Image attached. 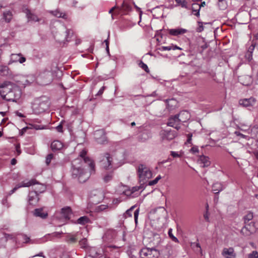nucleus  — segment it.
Returning <instances> with one entry per match:
<instances>
[{
    "mask_svg": "<svg viewBox=\"0 0 258 258\" xmlns=\"http://www.w3.org/2000/svg\"><path fill=\"white\" fill-rule=\"evenodd\" d=\"M86 151L82 150L80 154L81 158H77L72 162V175L80 182L83 183L88 179L90 174L95 172V164L93 160L85 157Z\"/></svg>",
    "mask_w": 258,
    "mask_h": 258,
    "instance_id": "nucleus-1",
    "label": "nucleus"
},
{
    "mask_svg": "<svg viewBox=\"0 0 258 258\" xmlns=\"http://www.w3.org/2000/svg\"><path fill=\"white\" fill-rule=\"evenodd\" d=\"M0 95L9 101L16 102L21 96L19 89L10 82H6L0 86Z\"/></svg>",
    "mask_w": 258,
    "mask_h": 258,
    "instance_id": "nucleus-2",
    "label": "nucleus"
},
{
    "mask_svg": "<svg viewBox=\"0 0 258 258\" xmlns=\"http://www.w3.org/2000/svg\"><path fill=\"white\" fill-rule=\"evenodd\" d=\"M38 184V185L35 187L34 191L37 194L42 193L46 190V186L43 184H39L37 180L35 179H31L29 181H23L21 183L17 185L13 189L10 191L9 195L10 196L14 193L18 188L22 187H29L31 185Z\"/></svg>",
    "mask_w": 258,
    "mask_h": 258,
    "instance_id": "nucleus-3",
    "label": "nucleus"
},
{
    "mask_svg": "<svg viewBox=\"0 0 258 258\" xmlns=\"http://www.w3.org/2000/svg\"><path fill=\"white\" fill-rule=\"evenodd\" d=\"M101 165L106 169H116L121 164H118L116 159H114L109 153H105L102 157Z\"/></svg>",
    "mask_w": 258,
    "mask_h": 258,
    "instance_id": "nucleus-4",
    "label": "nucleus"
},
{
    "mask_svg": "<svg viewBox=\"0 0 258 258\" xmlns=\"http://www.w3.org/2000/svg\"><path fill=\"white\" fill-rule=\"evenodd\" d=\"M137 171L140 181L143 182L142 184L145 183V180L151 178L152 176V171L144 164H140L138 166Z\"/></svg>",
    "mask_w": 258,
    "mask_h": 258,
    "instance_id": "nucleus-5",
    "label": "nucleus"
},
{
    "mask_svg": "<svg viewBox=\"0 0 258 258\" xmlns=\"http://www.w3.org/2000/svg\"><path fill=\"white\" fill-rule=\"evenodd\" d=\"M49 106V102L47 99L45 100H38L32 104V109L35 114H40L48 109Z\"/></svg>",
    "mask_w": 258,
    "mask_h": 258,
    "instance_id": "nucleus-6",
    "label": "nucleus"
},
{
    "mask_svg": "<svg viewBox=\"0 0 258 258\" xmlns=\"http://www.w3.org/2000/svg\"><path fill=\"white\" fill-rule=\"evenodd\" d=\"M62 34H56L55 39L59 42H69L73 35V32L71 29H67L65 26L62 28Z\"/></svg>",
    "mask_w": 258,
    "mask_h": 258,
    "instance_id": "nucleus-7",
    "label": "nucleus"
},
{
    "mask_svg": "<svg viewBox=\"0 0 258 258\" xmlns=\"http://www.w3.org/2000/svg\"><path fill=\"white\" fill-rule=\"evenodd\" d=\"M141 258H158L160 253L155 248L144 247L140 251Z\"/></svg>",
    "mask_w": 258,
    "mask_h": 258,
    "instance_id": "nucleus-8",
    "label": "nucleus"
},
{
    "mask_svg": "<svg viewBox=\"0 0 258 258\" xmlns=\"http://www.w3.org/2000/svg\"><path fill=\"white\" fill-rule=\"evenodd\" d=\"M183 116H186V119H187L189 117L188 112L186 111H181L178 114H176L174 116L170 117L167 123L168 126L174 127V125L177 123H179L180 122H185V119H183Z\"/></svg>",
    "mask_w": 258,
    "mask_h": 258,
    "instance_id": "nucleus-9",
    "label": "nucleus"
},
{
    "mask_svg": "<svg viewBox=\"0 0 258 258\" xmlns=\"http://www.w3.org/2000/svg\"><path fill=\"white\" fill-rule=\"evenodd\" d=\"M39 78L41 80L42 85H48L53 80V74L51 71H44L40 74Z\"/></svg>",
    "mask_w": 258,
    "mask_h": 258,
    "instance_id": "nucleus-10",
    "label": "nucleus"
},
{
    "mask_svg": "<svg viewBox=\"0 0 258 258\" xmlns=\"http://www.w3.org/2000/svg\"><path fill=\"white\" fill-rule=\"evenodd\" d=\"M256 100L254 97H250L249 98L241 99L239 100L240 105L247 108L248 110H252L254 106L255 105Z\"/></svg>",
    "mask_w": 258,
    "mask_h": 258,
    "instance_id": "nucleus-11",
    "label": "nucleus"
},
{
    "mask_svg": "<svg viewBox=\"0 0 258 258\" xmlns=\"http://www.w3.org/2000/svg\"><path fill=\"white\" fill-rule=\"evenodd\" d=\"M160 136L162 140H172L177 136V132L171 130H162Z\"/></svg>",
    "mask_w": 258,
    "mask_h": 258,
    "instance_id": "nucleus-12",
    "label": "nucleus"
},
{
    "mask_svg": "<svg viewBox=\"0 0 258 258\" xmlns=\"http://www.w3.org/2000/svg\"><path fill=\"white\" fill-rule=\"evenodd\" d=\"M94 138L98 144H104L107 142L106 137L103 130L95 131Z\"/></svg>",
    "mask_w": 258,
    "mask_h": 258,
    "instance_id": "nucleus-13",
    "label": "nucleus"
},
{
    "mask_svg": "<svg viewBox=\"0 0 258 258\" xmlns=\"http://www.w3.org/2000/svg\"><path fill=\"white\" fill-rule=\"evenodd\" d=\"M26 58L23 56L21 53H13L10 55V59L8 62V64H11L14 62H19L23 63L26 61Z\"/></svg>",
    "mask_w": 258,
    "mask_h": 258,
    "instance_id": "nucleus-14",
    "label": "nucleus"
},
{
    "mask_svg": "<svg viewBox=\"0 0 258 258\" xmlns=\"http://www.w3.org/2000/svg\"><path fill=\"white\" fill-rule=\"evenodd\" d=\"M16 239L19 242L22 241L25 243H30L31 244L33 243H39L41 242H39V240H35L30 239V237L24 234H19L17 235Z\"/></svg>",
    "mask_w": 258,
    "mask_h": 258,
    "instance_id": "nucleus-15",
    "label": "nucleus"
},
{
    "mask_svg": "<svg viewBox=\"0 0 258 258\" xmlns=\"http://www.w3.org/2000/svg\"><path fill=\"white\" fill-rule=\"evenodd\" d=\"M38 194L34 191H30L28 196V202L30 205L35 206L39 201Z\"/></svg>",
    "mask_w": 258,
    "mask_h": 258,
    "instance_id": "nucleus-16",
    "label": "nucleus"
},
{
    "mask_svg": "<svg viewBox=\"0 0 258 258\" xmlns=\"http://www.w3.org/2000/svg\"><path fill=\"white\" fill-rule=\"evenodd\" d=\"M222 254L225 258H235L236 257V254L232 247L224 248Z\"/></svg>",
    "mask_w": 258,
    "mask_h": 258,
    "instance_id": "nucleus-17",
    "label": "nucleus"
},
{
    "mask_svg": "<svg viewBox=\"0 0 258 258\" xmlns=\"http://www.w3.org/2000/svg\"><path fill=\"white\" fill-rule=\"evenodd\" d=\"M23 12L26 14V17L28 21L39 22V19L36 15L31 12V11L27 8L23 9Z\"/></svg>",
    "mask_w": 258,
    "mask_h": 258,
    "instance_id": "nucleus-18",
    "label": "nucleus"
},
{
    "mask_svg": "<svg viewBox=\"0 0 258 258\" xmlns=\"http://www.w3.org/2000/svg\"><path fill=\"white\" fill-rule=\"evenodd\" d=\"M144 188V186L142 184L139 186L133 187L132 189L129 191L130 194H126V195L131 196L132 198L138 197L140 195V192L143 190Z\"/></svg>",
    "mask_w": 258,
    "mask_h": 258,
    "instance_id": "nucleus-19",
    "label": "nucleus"
},
{
    "mask_svg": "<svg viewBox=\"0 0 258 258\" xmlns=\"http://www.w3.org/2000/svg\"><path fill=\"white\" fill-rule=\"evenodd\" d=\"M169 33L172 35L174 36H177L180 35L184 34V33H186L188 31L187 30L181 28H178L176 29H170L168 30Z\"/></svg>",
    "mask_w": 258,
    "mask_h": 258,
    "instance_id": "nucleus-20",
    "label": "nucleus"
},
{
    "mask_svg": "<svg viewBox=\"0 0 258 258\" xmlns=\"http://www.w3.org/2000/svg\"><path fill=\"white\" fill-rule=\"evenodd\" d=\"M50 147L51 150L55 152L62 149L63 147V144L60 141L54 140L51 143Z\"/></svg>",
    "mask_w": 258,
    "mask_h": 258,
    "instance_id": "nucleus-21",
    "label": "nucleus"
},
{
    "mask_svg": "<svg viewBox=\"0 0 258 258\" xmlns=\"http://www.w3.org/2000/svg\"><path fill=\"white\" fill-rule=\"evenodd\" d=\"M49 13L53 15V16L57 18H62L64 19H67V16L66 14L60 11L59 9H57L54 11H48Z\"/></svg>",
    "mask_w": 258,
    "mask_h": 258,
    "instance_id": "nucleus-22",
    "label": "nucleus"
},
{
    "mask_svg": "<svg viewBox=\"0 0 258 258\" xmlns=\"http://www.w3.org/2000/svg\"><path fill=\"white\" fill-rule=\"evenodd\" d=\"M78 235V233L75 234H68L66 237V241L70 244L76 243L77 241Z\"/></svg>",
    "mask_w": 258,
    "mask_h": 258,
    "instance_id": "nucleus-23",
    "label": "nucleus"
},
{
    "mask_svg": "<svg viewBox=\"0 0 258 258\" xmlns=\"http://www.w3.org/2000/svg\"><path fill=\"white\" fill-rule=\"evenodd\" d=\"M176 49L181 50L182 48L177 46V45H173L172 44L169 45V46H162L157 48V50H158L160 51H169L171 50H176Z\"/></svg>",
    "mask_w": 258,
    "mask_h": 258,
    "instance_id": "nucleus-24",
    "label": "nucleus"
},
{
    "mask_svg": "<svg viewBox=\"0 0 258 258\" xmlns=\"http://www.w3.org/2000/svg\"><path fill=\"white\" fill-rule=\"evenodd\" d=\"M34 215L36 217H39L42 219L46 218L47 216V213L44 212L42 208L36 209L34 211Z\"/></svg>",
    "mask_w": 258,
    "mask_h": 258,
    "instance_id": "nucleus-25",
    "label": "nucleus"
},
{
    "mask_svg": "<svg viewBox=\"0 0 258 258\" xmlns=\"http://www.w3.org/2000/svg\"><path fill=\"white\" fill-rule=\"evenodd\" d=\"M245 132L250 134L252 138L258 140V127L254 126L252 128H248Z\"/></svg>",
    "mask_w": 258,
    "mask_h": 258,
    "instance_id": "nucleus-26",
    "label": "nucleus"
},
{
    "mask_svg": "<svg viewBox=\"0 0 258 258\" xmlns=\"http://www.w3.org/2000/svg\"><path fill=\"white\" fill-rule=\"evenodd\" d=\"M224 188L225 187L221 183L217 182L213 184L212 190L215 192V194H219Z\"/></svg>",
    "mask_w": 258,
    "mask_h": 258,
    "instance_id": "nucleus-27",
    "label": "nucleus"
},
{
    "mask_svg": "<svg viewBox=\"0 0 258 258\" xmlns=\"http://www.w3.org/2000/svg\"><path fill=\"white\" fill-rule=\"evenodd\" d=\"M199 161L200 162V163L202 164L203 167H208L211 164L209 157L204 155L200 157Z\"/></svg>",
    "mask_w": 258,
    "mask_h": 258,
    "instance_id": "nucleus-28",
    "label": "nucleus"
},
{
    "mask_svg": "<svg viewBox=\"0 0 258 258\" xmlns=\"http://www.w3.org/2000/svg\"><path fill=\"white\" fill-rule=\"evenodd\" d=\"M61 216L65 219V220H69L70 218L71 215V210L69 207L62 208L61 212Z\"/></svg>",
    "mask_w": 258,
    "mask_h": 258,
    "instance_id": "nucleus-29",
    "label": "nucleus"
},
{
    "mask_svg": "<svg viewBox=\"0 0 258 258\" xmlns=\"http://www.w3.org/2000/svg\"><path fill=\"white\" fill-rule=\"evenodd\" d=\"M13 18L12 13L10 11H7L3 13V19L5 20V22L9 23L11 21Z\"/></svg>",
    "mask_w": 258,
    "mask_h": 258,
    "instance_id": "nucleus-30",
    "label": "nucleus"
},
{
    "mask_svg": "<svg viewBox=\"0 0 258 258\" xmlns=\"http://www.w3.org/2000/svg\"><path fill=\"white\" fill-rule=\"evenodd\" d=\"M10 74V70L7 66H0V75L3 76H7Z\"/></svg>",
    "mask_w": 258,
    "mask_h": 258,
    "instance_id": "nucleus-31",
    "label": "nucleus"
},
{
    "mask_svg": "<svg viewBox=\"0 0 258 258\" xmlns=\"http://www.w3.org/2000/svg\"><path fill=\"white\" fill-rule=\"evenodd\" d=\"M113 176L114 174L113 172H107L104 175L103 180L104 182L108 183L112 180Z\"/></svg>",
    "mask_w": 258,
    "mask_h": 258,
    "instance_id": "nucleus-32",
    "label": "nucleus"
},
{
    "mask_svg": "<svg viewBox=\"0 0 258 258\" xmlns=\"http://www.w3.org/2000/svg\"><path fill=\"white\" fill-rule=\"evenodd\" d=\"M200 9L201 6L199 4H194L192 6V11L193 14L198 17L199 16Z\"/></svg>",
    "mask_w": 258,
    "mask_h": 258,
    "instance_id": "nucleus-33",
    "label": "nucleus"
},
{
    "mask_svg": "<svg viewBox=\"0 0 258 258\" xmlns=\"http://www.w3.org/2000/svg\"><path fill=\"white\" fill-rule=\"evenodd\" d=\"M176 4L175 7L181 6V8L187 9V3L186 0H175Z\"/></svg>",
    "mask_w": 258,
    "mask_h": 258,
    "instance_id": "nucleus-34",
    "label": "nucleus"
},
{
    "mask_svg": "<svg viewBox=\"0 0 258 258\" xmlns=\"http://www.w3.org/2000/svg\"><path fill=\"white\" fill-rule=\"evenodd\" d=\"M162 239L158 234H155L153 237V243L155 246H158L162 242Z\"/></svg>",
    "mask_w": 258,
    "mask_h": 258,
    "instance_id": "nucleus-35",
    "label": "nucleus"
},
{
    "mask_svg": "<svg viewBox=\"0 0 258 258\" xmlns=\"http://www.w3.org/2000/svg\"><path fill=\"white\" fill-rule=\"evenodd\" d=\"M165 102L167 104V106L170 109L173 108L176 104V101L174 99H166L165 100Z\"/></svg>",
    "mask_w": 258,
    "mask_h": 258,
    "instance_id": "nucleus-36",
    "label": "nucleus"
},
{
    "mask_svg": "<svg viewBox=\"0 0 258 258\" xmlns=\"http://www.w3.org/2000/svg\"><path fill=\"white\" fill-rule=\"evenodd\" d=\"M78 223L82 225H84L89 221V219L87 216H82L79 218L78 220Z\"/></svg>",
    "mask_w": 258,
    "mask_h": 258,
    "instance_id": "nucleus-37",
    "label": "nucleus"
},
{
    "mask_svg": "<svg viewBox=\"0 0 258 258\" xmlns=\"http://www.w3.org/2000/svg\"><path fill=\"white\" fill-rule=\"evenodd\" d=\"M253 217V213L250 212H248L243 217L244 223H246L247 222H248L252 219Z\"/></svg>",
    "mask_w": 258,
    "mask_h": 258,
    "instance_id": "nucleus-38",
    "label": "nucleus"
},
{
    "mask_svg": "<svg viewBox=\"0 0 258 258\" xmlns=\"http://www.w3.org/2000/svg\"><path fill=\"white\" fill-rule=\"evenodd\" d=\"M54 159V155L52 153L49 154L47 155L45 160V163L47 165H49L52 160Z\"/></svg>",
    "mask_w": 258,
    "mask_h": 258,
    "instance_id": "nucleus-39",
    "label": "nucleus"
},
{
    "mask_svg": "<svg viewBox=\"0 0 258 258\" xmlns=\"http://www.w3.org/2000/svg\"><path fill=\"white\" fill-rule=\"evenodd\" d=\"M121 9L124 11H128L131 10V6L128 4L123 2Z\"/></svg>",
    "mask_w": 258,
    "mask_h": 258,
    "instance_id": "nucleus-40",
    "label": "nucleus"
},
{
    "mask_svg": "<svg viewBox=\"0 0 258 258\" xmlns=\"http://www.w3.org/2000/svg\"><path fill=\"white\" fill-rule=\"evenodd\" d=\"M139 66L140 68H141L142 69H143L146 72L149 73V69L146 64L144 63L142 61H140V62L139 63Z\"/></svg>",
    "mask_w": 258,
    "mask_h": 258,
    "instance_id": "nucleus-41",
    "label": "nucleus"
},
{
    "mask_svg": "<svg viewBox=\"0 0 258 258\" xmlns=\"http://www.w3.org/2000/svg\"><path fill=\"white\" fill-rule=\"evenodd\" d=\"M161 178L160 175H158L155 179L150 181L148 185L151 186L156 184Z\"/></svg>",
    "mask_w": 258,
    "mask_h": 258,
    "instance_id": "nucleus-42",
    "label": "nucleus"
},
{
    "mask_svg": "<svg viewBox=\"0 0 258 258\" xmlns=\"http://www.w3.org/2000/svg\"><path fill=\"white\" fill-rule=\"evenodd\" d=\"M151 138V136L146 133H144L141 135V138H140V140L142 142H144L148 139H150Z\"/></svg>",
    "mask_w": 258,
    "mask_h": 258,
    "instance_id": "nucleus-43",
    "label": "nucleus"
},
{
    "mask_svg": "<svg viewBox=\"0 0 258 258\" xmlns=\"http://www.w3.org/2000/svg\"><path fill=\"white\" fill-rule=\"evenodd\" d=\"M183 154V153L181 151L179 153L175 151H171L170 152V155L173 157V158H178L180 157Z\"/></svg>",
    "mask_w": 258,
    "mask_h": 258,
    "instance_id": "nucleus-44",
    "label": "nucleus"
},
{
    "mask_svg": "<svg viewBox=\"0 0 258 258\" xmlns=\"http://www.w3.org/2000/svg\"><path fill=\"white\" fill-rule=\"evenodd\" d=\"M80 245L82 248H85L87 246V240L86 238H83L79 241Z\"/></svg>",
    "mask_w": 258,
    "mask_h": 258,
    "instance_id": "nucleus-45",
    "label": "nucleus"
},
{
    "mask_svg": "<svg viewBox=\"0 0 258 258\" xmlns=\"http://www.w3.org/2000/svg\"><path fill=\"white\" fill-rule=\"evenodd\" d=\"M135 206H132L131 208L126 211L125 213L124 214V217L126 218L127 217H132V212L134 209Z\"/></svg>",
    "mask_w": 258,
    "mask_h": 258,
    "instance_id": "nucleus-46",
    "label": "nucleus"
},
{
    "mask_svg": "<svg viewBox=\"0 0 258 258\" xmlns=\"http://www.w3.org/2000/svg\"><path fill=\"white\" fill-rule=\"evenodd\" d=\"M168 235H169V236L172 239V240L173 241H174L175 242H178V239L173 235V234L172 233V229H170L168 230Z\"/></svg>",
    "mask_w": 258,
    "mask_h": 258,
    "instance_id": "nucleus-47",
    "label": "nucleus"
},
{
    "mask_svg": "<svg viewBox=\"0 0 258 258\" xmlns=\"http://www.w3.org/2000/svg\"><path fill=\"white\" fill-rule=\"evenodd\" d=\"M248 258H258V252L257 251H252L248 254Z\"/></svg>",
    "mask_w": 258,
    "mask_h": 258,
    "instance_id": "nucleus-48",
    "label": "nucleus"
},
{
    "mask_svg": "<svg viewBox=\"0 0 258 258\" xmlns=\"http://www.w3.org/2000/svg\"><path fill=\"white\" fill-rule=\"evenodd\" d=\"M234 134L237 136H239L241 138H244V139H248L249 138V137L247 136H246L245 135H243V134L241 133L240 132V131H235L234 132Z\"/></svg>",
    "mask_w": 258,
    "mask_h": 258,
    "instance_id": "nucleus-49",
    "label": "nucleus"
},
{
    "mask_svg": "<svg viewBox=\"0 0 258 258\" xmlns=\"http://www.w3.org/2000/svg\"><path fill=\"white\" fill-rule=\"evenodd\" d=\"M139 209H137L135 212H134V219H135V222L136 223V224H137V223H138V216H139Z\"/></svg>",
    "mask_w": 258,
    "mask_h": 258,
    "instance_id": "nucleus-50",
    "label": "nucleus"
},
{
    "mask_svg": "<svg viewBox=\"0 0 258 258\" xmlns=\"http://www.w3.org/2000/svg\"><path fill=\"white\" fill-rule=\"evenodd\" d=\"M91 251V255L93 256H94V257H97L98 256H99L100 254H98L97 252L95 253V254H94V252H96V251H97L96 250V249L94 247L93 248H92L91 249H90V251Z\"/></svg>",
    "mask_w": 258,
    "mask_h": 258,
    "instance_id": "nucleus-51",
    "label": "nucleus"
},
{
    "mask_svg": "<svg viewBox=\"0 0 258 258\" xmlns=\"http://www.w3.org/2000/svg\"><path fill=\"white\" fill-rule=\"evenodd\" d=\"M204 30V27L203 26L202 22H199V27L197 29V31L198 32H201Z\"/></svg>",
    "mask_w": 258,
    "mask_h": 258,
    "instance_id": "nucleus-52",
    "label": "nucleus"
},
{
    "mask_svg": "<svg viewBox=\"0 0 258 258\" xmlns=\"http://www.w3.org/2000/svg\"><path fill=\"white\" fill-rule=\"evenodd\" d=\"M22 78L23 80L22 81H20V85L25 86L29 83V82L26 79L25 77L23 76Z\"/></svg>",
    "mask_w": 258,
    "mask_h": 258,
    "instance_id": "nucleus-53",
    "label": "nucleus"
},
{
    "mask_svg": "<svg viewBox=\"0 0 258 258\" xmlns=\"http://www.w3.org/2000/svg\"><path fill=\"white\" fill-rule=\"evenodd\" d=\"M190 152L192 153V154H196L199 152V149L198 147L197 146H194L192 147L190 150Z\"/></svg>",
    "mask_w": 258,
    "mask_h": 258,
    "instance_id": "nucleus-54",
    "label": "nucleus"
},
{
    "mask_svg": "<svg viewBox=\"0 0 258 258\" xmlns=\"http://www.w3.org/2000/svg\"><path fill=\"white\" fill-rule=\"evenodd\" d=\"M252 73L254 75H255L256 80L258 79V69L255 70L253 66L252 67Z\"/></svg>",
    "mask_w": 258,
    "mask_h": 258,
    "instance_id": "nucleus-55",
    "label": "nucleus"
},
{
    "mask_svg": "<svg viewBox=\"0 0 258 258\" xmlns=\"http://www.w3.org/2000/svg\"><path fill=\"white\" fill-rule=\"evenodd\" d=\"M105 87L104 86H103L102 87L100 90H99V91L98 92V93H97V95L98 96H100L101 95H102L104 91V89H105Z\"/></svg>",
    "mask_w": 258,
    "mask_h": 258,
    "instance_id": "nucleus-56",
    "label": "nucleus"
},
{
    "mask_svg": "<svg viewBox=\"0 0 258 258\" xmlns=\"http://www.w3.org/2000/svg\"><path fill=\"white\" fill-rule=\"evenodd\" d=\"M56 130L58 132L62 133V125L61 124H59L56 127Z\"/></svg>",
    "mask_w": 258,
    "mask_h": 258,
    "instance_id": "nucleus-57",
    "label": "nucleus"
},
{
    "mask_svg": "<svg viewBox=\"0 0 258 258\" xmlns=\"http://www.w3.org/2000/svg\"><path fill=\"white\" fill-rule=\"evenodd\" d=\"M9 238H12V236L9 234H6L5 237L2 238L1 240L6 242V240Z\"/></svg>",
    "mask_w": 258,
    "mask_h": 258,
    "instance_id": "nucleus-58",
    "label": "nucleus"
},
{
    "mask_svg": "<svg viewBox=\"0 0 258 258\" xmlns=\"http://www.w3.org/2000/svg\"><path fill=\"white\" fill-rule=\"evenodd\" d=\"M36 256H42L43 258H45V256L43 255V253L42 252H40L38 254H37L33 256H32L30 257L29 258H32V257H34Z\"/></svg>",
    "mask_w": 258,
    "mask_h": 258,
    "instance_id": "nucleus-59",
    "label": "nucleus"
},
{
    "mask_svg": "<svg viewBox=\"0 0 258 258\" xmlns=\"http://www.w3.org/2000/svg\"><path fill=\"white\" fill-rule=\"evenodd\" d=\"M61 233V232H56L52 233L51 234H49L48 236L51 235L54 237H59Z\"/></svg>",
    "mask_w": 258,
    "mask_h": 258,
    "instance_id": "nucleus-60",
    "label": "nucleus"
},
{
    "mask_svg": "<svg viewBox=\"0 0 258 258\" xmlns=\"http://www.w3.org/2000/svg\"><path fill=\"white\" fill-rule=\"evenodd\" d=\"M245 56L247 59L249 60H250L252 59V53H250V52H247Z\"/></svg>",
    "mask_w": 258,
    "mask_h": 258,
    "instance_id": "nucleus-61",
    "label": "nucleus"
},
{
    "mask_svg": "<svg viewBox=\"0 0 258 258\" xmlns=\"http://www.w3.org/2000/svg\"><path fill=\"white\" fill-rule=\"evenodd\" d=\"M192 134H189L187 135V143L190 144L191 141Z\"/></svg>",
    "mask_w": 258,
    "mask_h": 258,
    "instance_id": "nucleus-62",
    "label": "nucleus"
},
{
    "mask_svg": "<svg viewBox=\"0 0 258 258\" xmlns=\"http://www.w3.org/2000/svg\"><path fill=\"white\" fill-rule=\"evenodd\" d=\"M254 48V46L252 44L248 48L247 52H250V53H252Z\"/></svg>",
    "mask_w": 258,
    "mask_h": 258,
    "instance_id": "nucleus-63",
    "label": "nucleus"
},
{
    "mask_svg": "<svg viewBox=\"0 0 258 258\" xmlns=\"http://www.w3.org/2000/svg\"><path fill=\"white\" fill-rule=\"evenodd\" d=\"M195 244L196 245V247L199 249L200 252L202 254V250L200 244L199 243H195Z\"/></svg>",
    "mask_w": 258,
    "mask_h": 258,
    "instance_id": "nucleus-64",
    "label": "nucleus"
}]
</instances>
